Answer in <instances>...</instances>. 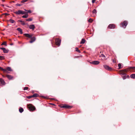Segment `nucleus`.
Returning <instances> with one entry per match:
<instances>
[{
	"label": "nucleus",
	"mask_w": 135,
	"mask_h": 135,
	"mask_svg": "<svg viewBox=\"0 0 135 135\" xmlns=\"http://www.w3.org/2000/svg\"><path fill=\"white\" fill-rule=\"evenodd\" d=\"M0 69L5 73H7V71H12L11 68L10 67H7L6 69H3L0 67Z\"/></svg>",
	"instance_id": "obj_1"
},
{
	"label": "nucleus",
	"mask_w": 135,
	"mask_h": 135,
	"mask_svg": "<svg viewBox=\"0 0 135 135\" xmlns=\"http://www.w3.org/2000/svg\"><path fill=\"white\" fill-rule=\"evenodd\" d=\"M28 107L30 111H33L35 109V107L31 104L28 105Z\"/></svg>",
	"instance_id": "obj_2"
},
{
	"label": "nucleus",
	"mask_w": 135,
	"mask_h": 135,
	"mask_svg": "<svg viewBox=\"0 0 135 135\" xmlns=\"http://www.w3.org/2000/svg\"><path fill=\"white\" fill-rule=\"evenodd\" d=\"M128 24V22L127 21H124L123 23H121L122 25V27L125 28Z\"/></svg>",
	"instance_id": "obj_3"
},
{
	"label": "nucleus",
	"mask_w": 135,
	"mask_h": 135,
	"mask_svg": "<svg viewBox=\"0 0 135 135\" xmlns=\"http://www.w3.org/2000/svg\"><path fill=\"white\" fill-rule=\"evenodd\" d=\"M104 68L108 70H112V68L110 67L108 65H103Z\"/></svg>",
	"instance_id": "obj_4"
},
{
	"label": "nucleus",
	"mask_w": 135,
	"mask_h": 135,
	"mask_svg": "<svg viewBox=\"0 0 135 135\" xmlns=\"http://www.w3.org/2000/svg\"><path fill=\"white\" fill-rule=\"evenodd\" d=\"M55 41L56 45L58 46H59L60 44L61 41L59 39H56Z\"/></svg>",
	"instance_id": "obj_5"
},
{
	"label": "nucleus",
	"mask_w": 135,
	"mask_h": 135,
	"mask_svg": "<svg viewBox=\"0 0 135 135\" xmlns=\"http://www.w3.org/2000/svg\"><path fill=\"white\" fill-rule=\"evenodd\" d=\"M99 63V62L97 61H94L90 62L91 64L94 65H98Z\"/></svg>",
	"instance_id": "obj_6"
},
{
	"label": "nucleus",
	"mask_w": 135,
	"mask_h": 135,
	"mask_svg": "<svg viewBox=\"0 0 135 135\" xmlns=\"http://www.w3.org/2000/svg\"><path fill=\"white\" fill-rule=\"evenodd\" d=\"M108 27L110 29L114 28H115V25L113 24H110L109 25Z\"/></svg>",
	"instance_id": "obj_7"
},
{
	"label": "nucleus",
	"mask_w": 135,
	"mask_h": 135,
	"mask_svg": "<svg viewBox=\"0 0 135 135\" xmlns=\"http://www.w3.org/2000/svg\"><path fill=\"white\" fill-rule=\"evenodd\" d=\"M62 107L63 108H69V109L71 108H72L71 106H70L69 105H64Z\"/></svg>",
	"instance_id": "obj_8"
},
{
	"label": "nucleus",
	"mask_w": 135,
	"mask_h": 135,
	"mask_svg": "<svg viewBox=\"0 0 135 135\" xmlns=\"http://www.w3.org/2000/svg\"><path fill=\"white\" fill-rule=\"evenodd\" d=\"M1 49L3 50V52L4 53H7L8 51V50H7L5 48H1Z\"/></svg>",
	"instance_id": "obj_9"
},
{
	"label": "nucleus",
	"mask_w": 135,
	"mask_h": 135,
	"mask_svg": "<svg viewBox=\"0 0 135 135\" xmlns=\"http://www.w3.org/2000/svg\"><path fill=\"white\" fill-rule=\"evenodd\" d=\"M24 35L26 37L30 38H31V37L32 36V34L30 35L28 34L25 33V34Z\"/></svg>",
	"instance_id": "obj_10"
},
{
	"label": "nucleus",
	"mask_w": 135,
	"mask_h": 135,
	"mask_svg": "<svg viewBox=\"0 0 135 135\" xmlns=\"http://www.w3.org/2000/svg\"><path fill=\"white\" fill-rule=\"evenodd\" d=\"M29 28L30 29L33 30L35 29V26L34 25H30Z\"/></svg>",
	"instance_id": "obj_11"
},
{
	"label": "nucleus",
	"mask_w": 135,
	"mask_h": 135,
	"mask_svg": "<svg viewBox=\"0 0 135 135\" xmlns=\"http://www.w3.org/2000/svg\"><path fill=\"white\" fill-rule=\"evenodd\" d=\"M15 13L16 15L22 14V11L21 10H19L15 12Z\"/></svg>",
	"instance_id": "obj_12"
},
{
	"label": "nucleus",
	"mask_w": 135,
	"mask_h": 135,
	"mask_svg": "<svg viewBox=\"0 0 135 135\" xmlns=\"http://www.w3.org/2000/svg\"><path fill=\"white\" fill-rule=\"evenodd\" d=\"M35 40V37H33L31 38V40L30 41V43H32Z\"/></svg>",
	"instance_id": "obj_13"
},
{
	"label": "nucleus",
	"mask_w": 135,
	"mask_h": 135,
	"mask_svg": "<svg viewBox=\"0 0 135 135\" xmlns=\"http://www.w3.org/2000/svg\"><path fill=\"white\" fill-rule=\"evenodd\" d=\"M126 71L125 70L120 71L119 73L120 74L124 75L125 74V72Z\"/></svg>",
	"instance_id": "obj_14"
},
{
	"label": "nucleus",
	"mask_w": 135,
	"mask_h": 135,
	"mask_svg": "<svg viewBox=\"0 0 135 135\" xmlns=\"http://www.w3.org/2000/svg\"><path fill=\"white\" fill-rule=\"evenodd\" d=\"M6 77L9 79H12L13 77L11 75H7Z\"/></svg>",
	"instance_id": "obj_15"
},
{
	"label": "nucleus",
	"mask_w": 135,
	"mask_h": 135,
	"mask_svg": "<svg viewBox=\"0 0 135 135\" xmlns=\"http://www.w3.org/2000/svg\"><path fill=\"white\" fill-rule=\"evenodd\" d=\"M17 30L18 31H19L20 32V33L21 34L22 33V30L21 28H18L17 29Z\"/></svg>",
	"instance_id": "obj_16"
},
{
	"label": "nucleus",
	"mask_w": 135,
	"mask_h": 135,
	"mask_svg": "<svg viewBox=\"0 0 135 135\" xmlns=\"http://www.w3.org/2000/svg\"><path fill=\"white\" fill-rule=\"evenodd\" d=\"M130 77L132 78L135 79V74H133L130 75Z\"/></svg>",
	"instance_id": "obj_17"
},
{
	"label": "nucleus",
	"mask_w": 135,
	"mask_h": 135,
	"mask_svg": "<svg viewBox=\"0 0 135 135\" xmlns=\"http://www.w3.org/2000/svg\"><path fill=\"white\" fill-rule=\"evenodd\" d=\"M38 94L35 93L34 94L32 95V97H33V98L35 97H38Z\"/></svg>",
	"instance_id": "obj_18"
},
{
	"label": "nucleus",
	"mask_w": 135,
	"mask_h": 135,
	"mask_svg": "<svg viewBox=\"0 0 135 135\" xmlns=\"http://www.w3.org/2000/svg\"><path fill=\"white\" fill-rule=\"evenodd\" d=\"M25 15H23L22 16V17L23 18H27L28 17V13H26L25 14Z\"/></svg>",
	"instance_id": "obj_19"
},
{
	"label": "nucleus",
	"mask_w": 135,
	"mask_h": 135,
	"mask_svg": "<svg viewBox=\"0 0 135 135\" xmlns=\"http://www.w3.org/2000/svg\"><path fill=\"white\" fill-rule=\"evenodd\" d=\"M19 111L21 113L23 111V109L22 108H20L19 109Z\"/></svg>",
	"instance_id": "obj_20"
},
{
	"label": "nucleus",
	"mask_w": 135,
	"mask_h": 135,
	"mask_svg": "<svg viewBox=\"0 0 135 135\" xmlns=\"http://www.w3.org/2000/svg\"><path fill=\"white\" fill-rule=\"evenodd\" d=\"M85 40L84 39H82L80 42L81 44H84L85 42Z\"/></svg>",
	"instance_id": "obj_21"
},
{
	"label": "nucleus",
	"mask_w": 135,
	"mask_h": 135,
	"mask_svg": "<svg viewBox=\"0 0 135 135\" xmlns=\"http://www.w3.org/2000/svg\"><path fill=\"white\" fill-rule=\"evenodd\" d=\"M118 66L119 67V69H120L122 68V64H118Z\"/></svg>",
	"instance_id": "obj_22"
},
{
	"label": "nucleus",
	"mask_w": 135,
	"mask_h": 135,
	"mask_svg": "<svg viewBox=\"0 0 135 135\" xmlns=\"http://www.w3.org/2000/svg\"><path fill=\"white\" fill-rule=\"evenodd\" d=\"M9 22L12 23H15V21L13 20L12 19H10L9 20Z\"/></svg>",
	"instance_id": "obj_23"
},
{
	"label": "nucleus",
	"mask_w": 135,
	"mask_h": 135,
	"mask_svg": "<svg viewBox=\"0 0 135 135\" xmlns=\"http://www.w3.org/2000/svg\"><path fill=\"white\" fill-rule=\"evenodd\" d=\"M32 18H30L28 19H27L26 20L27 21H32Z\"/></svg>",
	"instance_id": "obj_24"
},
{
	"label": "nucleus",
	"mask_w": 135,
	"mask_h": 135,
	"mask_svg": "<svg viewBox=\"0 0 135 135\" xmlns=\"http://www.w3.org/2000/svg\"><path fill=\"white\" fill-rule=\"evenodd\" d=\"M1 83L3 85H4L5 84V82L4 80L2 79V80L1 82Z\"/></svg>",
	"instance_id": "obj_25"
},
{
	"label": "nucleus",
	"mask_w": 135,
	"mask_h": 135,
	"mask_svg": "<svg viewBox=\"0 0 135 135\" xmlns=\"http://www.w3.org/2000/svg\"><path fill=\"white\" fill-rule=\"evenodd\" d=\"M26 13H28L26 12L25 11H22V14H25Z\"/></svg>",
	"instance_id": "obj_26"
},
{
	"label": "nucleus",
	"mask_w": 135,
	"mask_h": 135,
	"mask_svg": "<svg viewBox=\"0 0 135 135\" xmlns=\"http://www.w3.org/2000/svg\"><path fill=\"white\" fill-rule=\"evenodd\" d=\"M92 12L93 13L96 14L97 13V11L95 9H94L93 10Z\"/></svg>",
	"instance_id": "obj_27"
},
{
	"label": "nucleus",
	"mask_w": 135,
	"mask_h": 135,
	"mask_svg": "<svg viewBox=\"0 0 135 135\" xmlns=\"http://www.w3.org/2000/svg\"><path fill=\"white\" fill-rule=\"evenodd\" d=\"M6 42H3L1 45H6Z\"/></svg>",
	"instance_id": "obj_28"
},
{
	"label": "nucleus",
	"mask_w": 135,
	"mask_h": 135,
	"mask_svg": "<svg viewBox=\"0 0 135 135\" xmlns=\"http://www.w3.org/2000/svg\"><path fill=\"white\" fill-rule=\"evenodd\" d=\"M33 97H32V95H31V96H27V98H28V99H30L32 98Z\"/></svg>",
	"instance_id": "obj_29"
},
{
	"label": "nucleus",
	"mask_w": 135,
	"mask_h": 135,
	"mask_svg": "<svg viewBox=\"0 0 135 135\" xmlns=\"http://www.w3.org/2000/svg\"><path fill=\"white\" fill-rule=\"evenodd\" d=\"M4 58L3 56H0V59L1 60L4 59Z\"/></svg>",
	"instance_id": "obj_30"
},
{
	"label": "nucleus",
	"mask_w": 135,
	"mask_h": 135,
	"mask_svg": "<svg viewBox=\"0 0 135 135\" xmlns=\"http://www.w3.org/2000/svg\"><path fill=\"white\" fill-rule=\"evenodd\" d=\"M88 21L90 22V23H91L93 21V20L92 19H91V18H90L89 20H88Z\"/></svg>",
	"instance_id": "obj_31"
},
{
	"label": "nucleus",
	"mask_w": 135,
	"mask_h": 135,
	"mask_svg": "<svg viewBox=\"0 0 135 135\" xmlns=\"http://www.w3.org/2000/svg\"><path fill=\"white\" fill-rule=\"evenodd\" d=\"M28 88L27 87H25L24 88V90H26L28 89Z\"/></svg>",
	"instance_id": "obj_32"
},
{
	"label": "nucleus",
	"mask_w": 135,
	"mask_h": 135,
	"mask_svg": "<svg viewBox=\"0 0 135 135\" xmlns=\"http://www.w3.org/2000/svg\"><path fill=\"white\" fill-rule=\"evenodd\" d=\"M28 0H23L21 1V3H23L26 2Z\"/></svg>",
	"instance_id": "obj_33"
},
{
	"label": "nucleus",
	"mask_w": 135,
	"mask_h": 135,
	"mask_svg": "<svg viewBox=\"0 0 135 135\" xmlns=\"http://www.w3.org/2000/svg\"><path fill=\"white\" fill-rule=\"evenodd\" d=\"M76 50L78 52H80V51L79 50H78V48L77 47H76L75 48Z\"/></svg>",
	"instance_id": "obj_34"
},
{
	"label": "nucleus",
	"mask_w": 135,
	"mask_h": 135,
	"mask_svg": "<svg viewBox=\"0 0 135 135\" xmlns=\"http://www.w3.org/2000/svg\"><path fill=\"white\" fill-rule=\"evenodd\" d=\"M123 79H124L126 78V76H123Z\"/></svg>",
	"instance_id": "obj_35"
},
{
	"label": "nucleus",
	"mask_w": 135,
	"mask_h": 135,
	"mask_svg": "<svg viewBox=\"0 0 135 135\" xmlns=\"http://www.w3.org/2000/svg\"><path fill=\"white\" fill-rule=\"evenodd\" d=\"M96 0H92V3H94Z\"/></svg>",
	"instance_id": "obj_36"
},
{
	"label": "nucleus",
	"mask_w": 135,
	"mask_h": 135,
	"mask_svg": "<svg viewBox=\"0 0 135 135\" xmlns=\"http://www.w3.org/2000/svg\"><path fill=\"white\" fill-rule=\"evenodd\" d=\"M131 68L133 69H135V67H132Z\"/></svg>",
	"instance_id": "obj_37"
},
{
	"label": "nucleus",
	"mask_w": 135,
	"mask_h": 135,
	"mask_svg": "<svg viewBox=\"0 0 135 135\" xmlns=\"http://www.w3.org/2000/svg\"><path fill=\"white\" fill-rule=\"evenodd\" d=\"M17 5L18 6H21L22 5V4H17Z\"/></svg>",
	"instance_id": "obj_38"
},
{
	"label": "nucleus",
	"mask_w": 135,
	"mask_h": 135,
	"mask_svg": "<svg viewBox=\"0 0 135 135\" xmlns=\"http://www.w3.org/2000/svg\"><path fill=\"white\" fill-rule=\"evenodd\" d=\"M28 12L30 13H31V11L30 10L28 11Z\"/></svg>",
	"instance_id": "obj_39"
},
{
	"label": "nucleus",
	"mask_w": 135,
	"mask_h": 135,
	"mask_svg": "<svg viewBox=\"0 0 135 135\" xmlns=\"http://www.w3.org/2000/svg\"><path fill=\"white\" fill-rule=\"evenodd\" d=\"M2 79H2V78H0V82H1V81L2 80Z\"/></svg>",
	"instance_id": "obj_40"
},
{
	"label": "nucleus",
	"mask_w": 135,
	"mask_h": 135,
	"mask_svg": "<svg viewBox=\"0 0 135 135\" xmlns=\"http://www.w3.org/2000/svg\"><path fill=\"white\" fill-rule=\"evenodd\" d=\"M102 56L103 57H105V55H102Z\"/></svg>",
	"instance_id": "obj_41"
},
{
	"label": "nucleus",
	"mask_w": 135,
	"mask_h": 135,
	"mask_svg": "<svg viewBox=\"0 0 135 135\" xmlns=\"http://www.w3.org/2000/svg\"><path fill=\"white\" fill-rule=\"evenodd\" d=\"M19 21L21 22H23L22 21H21V20H20V21Z\"/></svg>",
	"instance_id": "obj_42"
},
{
	"label": "nucleus",
	"mask_w": 135,
	"mask_h": 135,
	"mask_svg": "<svg viewBox=\"0 0 135 135\" xmlns=\"http://www.w3.org/2000/svg\"><path fill=\"white\" fill-rule=\"evenodd\" d=\"M127 77H129V76L128 75H127Z\"/></svg>",
	"instance_id": "obj_43"
},
{
	"label": "nucleus",
	"mask_w": 135,
	"mask_h": 135,
	"mask_svg": "<svg viewBox=\"0 0 135 135\" xmlns=\"http://www.w3.org/2000/svg\"><path fill=\"white\" fill-rule=\"evenodd\" d=\"M114 62H114V61H113Z\"/></svg>",
	"instance_id": "obj_44"
},
{
	"label": "nucleus",
	"mask_w": 135,
	"mask_h": 135,
	"mask_svg": "<svg viewBox=\"0 0 135 135\" xmlns=\"http://www.w3.org/2000/svg\"><path fill=\"white\" fill-rule=\"evenodd\" d=\"M25 11H27V10H26V9H25Z\"/></svg>",
	"instance_id": "obj_45"
}]
</instances>
